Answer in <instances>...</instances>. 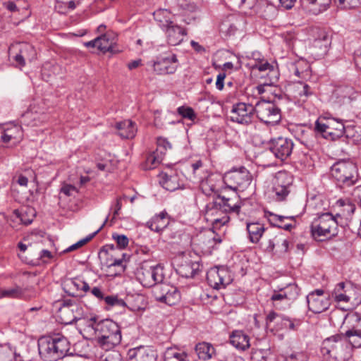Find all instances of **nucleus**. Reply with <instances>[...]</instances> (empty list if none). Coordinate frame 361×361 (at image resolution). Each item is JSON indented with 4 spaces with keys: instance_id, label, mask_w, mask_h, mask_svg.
Segmentation results:
<instances>
[{
    "instance_id": "f8f14e48",
    "label": "nucleus",
    "mask_w": 361,
    "mask_h": 361,
    "mask_svg": "<svg viewBox=\"0 0 361 361\" xmlns=\"http://www.w3.org/2000/svg\"><path fill=\"white\" fill-rule=\"evenodd\" d=\"M294 147L293 141L286 137L272 138L268 143V148L274 157L281 161L288 158Z\"/></svg>"
},
{
    "instance_id": "f03ea898",
    "label": "nucleus",
    "mask_w": 361,
    "mask_h": 361,
    "mask_svg": "<svg viewBox=\"0 0 361 361\" xmlns=\"http://www.w3.org/2000/svg\"><path fill=\"white\" fill-rule=\"evenodd\" d=\"M87 325L94 330L97 343L105 350H111L121 343V327L113 320L106 319L97 322L96 317H91L87 320Z\"/></svg>"
},
{
    "instance_id": "4be33fe9",
    "label": "nucleus",
    "mask_w": 361,
    "mask_h": 361,
    "mask_svg": "<svg viewBox=\"0 0 361 361\" xmlns=\"http://www.w3.org/2000/svg\"><path fill=\"white\" fill-rule=\"evenodd\" d=\"M23 136V130L20 126L9 123L0 128V140L4 143L19 142Z\"/></svg>"
},
{
    "instance_id": "774afa93",
    "label": "nucleus",
    "mask_w": 361,
    "mask_h": 361,
    "mask_svg": "<svg viewBox=\"0 0 361 361\" xmlns=\"http://www.w3.org/2000/svg\"><path fill=\"white\" fill-rule=\"evenodd\" d=\"M267 357V350L264 349H252L251 352V359L254 361H266Z\"/></svg>"
},
{
    "instance_id": "a878e982",
    "label": "nucleus",
    "mask_w": 361,
    "mask_h": 361,
    "mask_svg": "<svg viewBox=\"0 0 361 361\" xmlns=\"http://www.w3.org/2000/svg\"><path fill=\"white\" fill-rule=\"evenodd\" d=\"M116 128L118 130L119 136L124 139L133 138L137 132L136 124L130 120L118 122Z\"/></svg>"
},
{
    "instance_id": "c756f323",
    "label": "nucleus",
    "mask_w": 361,
    "mask_h": 361,
    "mask_svg": "<svg viewBox=\"0 0 361 361\" xmlns=\"http://www.w3.org/2000/svg\"><path fill=\"white\" fill-rule=\"evenodd\" d=\"M335 336L338 341L343 343V346H345V344H349L352 348L361 347V334L360 333L345 331V332Z\"/></svg>"
},
{
    "instance_id": "b1692460",
    "label": "nucleus",
    "mask_w": 361,
    "mask_h": 361,
    "mask_svg": "<svg viewBox=\"0 0 361 361\" xmlns=\"http://www.w3.org/2000/svg\"><path fill=\"white\" fill-rule=\"evenodd\" d=\"M153 16L158 26L162 30L174 23L175 15L168 9H158L153 13Z\"/></svg>"
},
{
    "instance_id": "20e7f679",
    "label": "nucleus",
    "mask_w": 361,
    "mask_h": 361,
    "mask_svg": "<svg viewBox=\"0 0 361 361\" xmlns=\"http://www.w3.org/2000/svg\"><path fill=\"white\" fill-rule=\"evenodd\" d=\"M331 176L341 188L353 186L358 180L357 166L350 160H339L331 166Z\"/></svg>"
},
{
    "instance_id": "ddd939ff",
    "label": "nucleus",
    "mask_w": 361,
    "mask_h": 361,
    "mask_svg": "<svg viewBox=\"0 0 361 361\" xmlns=\"http://www.w3.org/2000/svg\"><path fill=\"white\" fill-rule=\"evenodd\" d=\"M221 241L220 238H217L216 233L210 228L200 231L192 239L193 245L204 253H210Z\"/></svg>"
},
{
    "instance_id": "4468645a",
    "label": "nucleus",
    "mask_w": 361,
    "mask_h": 361,
    "mask_svg": "<svg viewBox=\"0 0 361 361\" xmlns=\"http://www.w3.org/2000/svg\"><path fill=\"white\" fill-rule=\"evenodd\" d=\"M308 309L314 314H320L326 311L331 305L329 295H324L322 289H316L307 295Z\"/></svg>"
},
{
    "instance_id": "9b49d317",
    "label": "nucleus",
    "mask_w": 361,
    "mask_h": 361,
    "mask_svg": "<svg viewBox=\"0 0 361 361\" xmlns=\"http://www.w3.org/2000/svg\"><path fill=\"white\" fill-rule=\"evenodd\" d=\"M333 96L336 102L343 106L357 108L361 106V93L350 85H341L337 87Z\"/></svg>"
},
{
    "instance_id": "37998d69",
    "label": "nucleus",
    "mask_w": 361,
    "mask_h": 361,
    "mask_svg": "<svg viewBox=\"0 0 361 361\" xmlns=\"http://www.w3.org/2000/svg\"><path fill=\"white\" fill-rule=\"evenodd\" d=\"M238 30L237 22H234L232 19L227 18L220 25V31L226 37L234 36Z\"/></svg>"
},
{
    "instance_id": "72a5a7b5",
    "label": "nucleus",
    "mask_w": 361,
    "mask_h": 361,
    "mask_svg": "<svg viewBox=\"0 0 361 361\" xmlns=\"http://www.w3.org/2000/svg\"><path fill=\"white\" fill-rule=\"evenodd\" d=\"M99 259L102 264L106 267H121L122 270L124 269L123 259L114 258L113 255L111 253H109V250H106V247H102L101 248Z\"/></svg>"
},
{
    "instance_id": "de8ad7c7",
    "label": "nucleus",
    "mask_w": 361,
    "mask_h": 361,
    "mask_svg": "<svg viewBox=\"0 0 361 361\" xmlns=\"http://www.w3.org/2000/svg\"><path fill=\"white\" fill-rule=\"evenodd\" d=\"M281 290L284 293L287 305H289L298 298L300 291L298 286L294 283H290Z\"/></svg>"
},
{
    "instance_id": "39448f33",
    "label": "nucleus",
    "mask_w": 361,
    "mask_h": 361,
    "mask_svg": "<svg viewBox=\"0 0 361 361\" xmlns=\"http://www.w3.org/2000/svg\"><path fill=\"white\" fill-rule=\"evenodd\" d=\"M341 215L337 214L334 216L330 212L322 213L314 219L310 226L312 236L315 238L319 237L330 238L337 235L338 221L337 217Z\"/></svg>"
},
{
    "instance_id": "6ab92c4d",
    "label": "nucleus",
    "mask_w": 361,
    "mask_h": 361,
    "mask_svg": "<svg viewBox=\"0 0 361 361\" xmlns=\"http://www.w3.org/2000/svg\"><path fill=\"white\" fill-rule=\"evenodd\" d=\"M224 185V176L221 177L219 175H211L202 182L201 188L206 195L210 196L214 194L217 197L222 192Z\"/></svg>"
},
{
    "instance_id": "2eb2a0df",
    "label": "nucleus",
    "mask_w": 361,
    "mask_h": 361,
    "mask_svg": "<svg viewBox=\"0 0 361 361\" xmlns=\"http://www.w3.org/2000/svg\"><path fill=\"white\" fill-rule=\"evenodd\" d=\"M151 66L157 75L173 74L178 67L177 56L175 54H170L157 57L155 61L151 62Z\"/></svg>"
},
{
    "instance_id": "338daca9",
    "label": "nucleus",
    "mask_w": 361,
    "mask_h": 361,
    "mask_svg": "<svg viewBox=\"0 0 361 361\" xmlns=\"http://www.w3.org/2000/svg\"><path fill=\"white\" fill-rule=\"evenodd\" d=\"M68 302L70 311L72 312V315L75 317V322L80 319L83 314L82 308L78 304L71 302V300Z\"/></svg>"
},
{
    "instance_id": "c85d7f7f",
    "label": "nucleus",
    "mask_w": 361,
    "mask_h": 361,
    "mask_svg": "<svg viewBox=\"0 0 361 361\" xmlns=\"http://www.w3.org/2000/svg\"><path fill=\"white\" fill-rule=\"evenodd\" d=\"M314 94L312 87L304 82H297L294 84V97L298 102H305L309 97Z\"/></svg>"
},
{
    "instance_id": "13d9d810",
    "label": "nucleus",
    "mask_w": 361,
    "mask_h": 361,
    "mask_svg": "<svg viewBox=\"0 0 361 361\" xmlns=\"http://www.w3.org/2000/svg\"><path fill=\"white\" fill-rule=\"evenodd\" d=\"M253 69H257L259 71L263 72V71H268L267 75H276L277 71L274 69V67L273 65L269 63L267 61L265 62H259L253 66Z\"/></svg>"
},
{
    "instance_id": "f257e3e1",
    "label": "nucleus",
    "mask_w": 361,
    "mask_h": 361,
    "mask_svg": "<svg viewBox=\"0 0 361 361\" xmlns=\"http://www.w3.org/2000/svg\"><path fill=\"white\" fill-rule=\"evenodd\" d=\"M241 202L238 196L235 194L232 197L219 195L212 202L206 206V215L210 217L214 227L224 226L230 221V214H239Z\"/></svg>"
},
{
    "instance_id": "0e129e2a",
    "label": "nucleus",
    "mask_w": 361,
    "mask_h": 361,
    "mask_svg": "<svg viewBox=\"0 0 361 361\" xmlns=\"http://www.w3.org/2000/svg\"><path fill=\"white\" fill-rule=\"evenodd\" d=\"M280 329L295 330V325L294 321L281 316L279 324H278V326L276 327V331Z\"/></svg>"
},
{
    "instance_id": "79ce46f5",
    "label": "nucleus",
    "mask_w": 361,
    "mask_h": 361,
    "mask_svg": "<svg viewBox=\"0 0 361 361\" xmlns=\"http://www.w3.org/2000/svg\"><path fill=\"white\" fill-rule=\"evenodd\" d=\"M331 296L338 302H348L350 300V295L348 293V290L345 289L344 282H340L335 286L332 291Z\"/></svg>"
},
{
    "instance_id": "603ef678",
    "label": "nucleus",
    "mask_w": 361,
    "mask_h": 361,
    "mask_svg": "<svg viewBox=\"0 0 361 361\" xmlns=\"http://www.w3.org/2000/svg\"><path fill=\"white\" fill-rule=\"evenodd\" d=\"M16 351L9 345L0 346V361H14Z\"/></svg>"
},
{
    "instance_id": "f704fd0d",
    "label": "nucleus",
    "mask_w": 361,
    "mask_h": 361,
    "mask_svg": "<svg viewBox=\"0 0 361 361\" xmlns=\"http://www.w3.org/2000/svg\"><path fill=\"white\" fill-rule=\"evenodd\" d=\"M200 264L192 260L185 261L178 267V273L184 278H192L199 271Z\"/></svg>"
},
{
    "instance_id": "5701e85b",
    "label": "nucleus",
    "mask_w": 361,
    "mask_h": 361,
    "mask_svg": "<svg viewBox=\"0 0 361 361\" xmlns=\"http://www.w3.org/2000/svg\"><path fill=\"white\" fill-rule=\"evenodd\" d=\"M169 216L166 211H162L159 214L153 216L147 222V226L152 231L155 232L162 231L169 223Z\"/></svg>"
},
{
    "instance_id": "6e6552de",
    "label": "nucleus",
    "mask_w": 361,
    "mask_h": 361,
    "mask_svg": "<svg viewBox=\"0 0 361 361\" xmlns=\"http://www.w3.org/2000/svg\"><path fill=\"white\" fill-rule=\"evenodd\" d=\"M252 182V175L244 166L232 169L224 174V184L234 191L244 190Z\"/></svg>"
},
{
    "instance_id": "412c9836",
    "label": "nucleus",
    "mask_w": 361,
    "mask_h": 361,
    "mask_svg": "<svg viewBox=\"0 0 361 361\" xmlns=\"http://www.w3.org/2000/svg\"><path fill=\"white\" fill-rule=\"evenodd\" d=\"M63 290L72 297L79 296V292L90 290L89 284L79 277L68 279L63 283Z\"/></svg>"
},
{
    "instance_id": "69168bd1",
    "label": "nucleus",
    "mask_w": 361,
    "mask_h": 361,
    "mask_svg": "<svg viewBox=\"0 0 361 361\" xmlns=\"http://www.w3.org/2000/svg\"><path fill=\"white\" fill-rule=\"evenodd\" d=\"M112 238L116 241L119 249H125L128 245L129 239L126 235L114 233L112 234Z\"/></svg>"
},
{
    "instance_id": "aec40b11",
    "label": "nucleus",
    "mask_w": 361,
    "mask_h": 361,
    "mask_svg": "<svg viewBox=\"0 0 361 361\" xmlns=\"http://www.w3.org/2000/svg\"><path fill=\"white\" fill-rule=\"evenodd\" d=\"M163 31L165 33L167 43L171 46L180 44L187 35L186 30L175 22L164 28Z\"/></svg>"
},
{
    "instance_id": "864d4df0",
    "label": "nucleus",
    "mask_w": 361,
    "mask_h": 361,
    "mask_svg": "<svg viewBox=\"0 0 361 361\" xmlns=\"http://www.w3.org/2000/svg\"><path fill=\"white\" fill-rule=\"evenodd\" d=\"M23 294V289L18 286L6 290H0V298H20Z\"/></svg>"
},
{
    "instance_id": "7c9ffc66",
    "label": "nucleus",
    "mask_w": 361,
    "mask_h": 361,
    "mask_svg": "<svg viewBox=\"0 0 361 361\" xmlns=\"http://www.w3.org/2000/svg\"><path fill=\"white\" fill-rule=\"evenodd\" d=\"M293 183V176L285 171H278L271 180V185L291 190Z\"/></svg>"
},
{
    "instance_id": "9d476101",
    "label": "nucleus",
    "mask_w": 361,
    "mask_h": 361,
    "mask_svg": "<svg viewBox=\"0 0 361 361\" xmlns=\"http://www.w3.org/2000/svg\"><path fill=\"white\" fill-rule=\"evenodd\" d=\"M255 109L256 104L247 102L233 104L231 110V121L240 125L250 126L254 122Z\"/></svg>"
},
{
    "instance_id": "ea45409f",
    "label": "nucleus",
    "mask_w": 361,
    "mask_h": 361,
    "mask_svg": "<svg viewBox=\"0 0 361 361\" xmlns=\"http://www.w3.org/2000/svg\"><path fill=\"white\" fill-rule=\"evenodd\" d=\"M290 190L287 188H280L271 185V187L268 190L267 194L269 197L276 202L285 201L289 195Z\"/></svg>"
},
{
    "instance_id": "2f4dec72",
    "label": "nucleus",
    "mask_w": 361,
    "mask_h": 361,
    "mask_svg": "<svg viewBox=\"0 0 361 361\" xmlns=\"http://www.w3.org/2000/svg\"><path fill=\"white\" fill-rule=\"evenodd\" d=\"M164 361H190L186 352L176 346L167 348L163 354Z\"/></svg>"
},
{
    "instance_id": "3c124183",
    "label": "nucleus",
    "mask_w": 361,
    "mask_h": 361,
    "mask_svg": "<svg viewBox=\"0 0 361 361\" xmlns=\"http://www.w3.org/2000/svg\"><path fill=\"white\" fill-rule=\"evenodd\" d=\"M309 357L305 351L287 352L284 355L285 361H308Z\"/></svg>"
},
{
    "instance_id": "a19ab883",
    "label": "nucleus",
    "mask_w": 361,
    "mask_h": 361,
    "mask_svg": "<svg viewBox=\"0 0 361 361\" xmlns=\"http://www.w3.org/2000/svg\"><path fill=\"white\" fill-rule=\"evenodd\" d=\"M159 183L162 187L169 191H174L179 187L176 176H169L166 173L159 174Z\"/></svg>"
},
{
    "instance_id": "dca6fc26",
    "label": "nucleus",
    "mask_w": 361,
    "mask_h": 361,
    "mask_svg": "<svg viewBox=\"0 0 361 361\" xmlns=\"http://www.w3.org/2000/svg\"><path fill=\"white\" fill-rule=\"evenodd\" d=\"M209 285L214 289L224 288L232 279L229 271L225 267L212 268L207 273Z\"/></svg>"
},
{
    "instance_id": "4d7b16f0",
    "label": "nucleus",
    "mask_w": 361,
    "mask_h": 361,
    "mask_svg": "<svg viewBox=\"0 0 361 361\" xmlns=\"http://www.w3.org/2000/svg\"><path fill=\"white\" fill-rule=\"evenodd\" d=\"M21 123L25 126H37L39 121L37 120V115L31 111L25 112L22 115Z\"/></svg>"
},
{
    "instance_id": "09e8293b",
    "label": "nucleus",
    "mask_w": 361,
    "mask_h": 361,
    "mask_svg": "<svg viewBox=\"0 0 361 361\" xmlns=\"http://www.w3.org/2000/svg\"><path fill=\"white\" fill-rule=\"evenodd\" d=\"M329 118H318L315 122L314 130L327 139L329 138Z\"/></svg>"
},
{
    "instance_id": "bf43d9fd",
    "label": "nucleus",
    "mask_w": 361,
    "mask_h": 361,
    "mask_svg": "<svg viewBox=\"0 0 361 361\" xmlns=\"http://www.w3.org/2000/svg\"><path fill=\"white\" fill-rule=\"evenodd\" d=\"M281 315L278 314L274 311L270 312L266 317V326L267 328L272 329L278 326Z\"/></svg>"
},
{
    "instance_id": "c03bdc74",
    "label": "nucleus",
    "mask_w": 361,
    "mask_h": 361,
    "mask_svg": "<svg viewBox=\"0 0 361 361\" xmlns=\"http://www.w3.org/2000/svg\"><path fill=\"white\" fill-rule=\"evenodd\" d=\"M59 317L60 322L64 324H71L75 322V317L72 315V312L68 307V301H66L63 307L59 309Z\"/></svg>"
},
{
    "instance_id": "6e6d98bb",
    "label": "nucleus",
    "mask_w": 361,
    "mask_h": 361,
    "mask_svg": "<svg viewBox=\"0 0 361 361\" xmlns=\"http://www.w3.org/2000/svg\"><path fill=\"white\" fill-rule=\"evenodd\" d=\"M305 2L310 5L314 6V9L317 10L318 13L326 11L331 4V0H304Z\"/></svg>"
},
{
    "instance_id": "4c0bfd02",
    "label": "nucleus",
    "mask_w": 361,
    "mask_h": 361,
    "mask_svg": "<svg viewBox=\"0 0 361 361\" xmlns=\"http://www.w3.org/2000/svg\"><path fill=\"white\" fill-rule=\"evenodd\" d=\"M13 214L23 224L26 226L30 224L35 216V212L31 207L15 209Z\"/></svg>"
},
{
    "instance_id": "a211bd4d",
    "label": "nucleus",
    "mask_w": 361,
    "mask_h": 361,
    "mask_svg": "<svg viewBox=\"0 0 361 361\" xmlns=\"http://www.w3.org/2000/svg\"><path fill=\"white\" fill-rule=\"evenodd\" d=\"M158 290L161 292V294L160 295H157V300L161 302H165L170 306L176 305L180 299V294L178 289L169 284L163 283L162 284L157 286L155 290L156 294Z\"/></svg>"
},
{
    "instance_id": "7ed1b4c3",
    "label": "nucleus",
    "mask_w": 361,
    "mask_h": 361,
    "mask_svg": "<svg viewBox=\"0 0 361 361\" xmlns=\"http://www.w3.org/2000/svg\"><path fill=\"white\" fill-rule=\"evenodd\" d=\"M37 343L39 357L44 361H57L70 350V342L61 334L42 336Z\"/></svg>"
},
{
    "instance_id": "1a4fd4ad",
    "label": "nucleus",
    "mask_w": 361,
    "mask_h": 361,
    "mask_svg": "<svg viewBox=\"0 0 361 361\" xmlns=\"http://www.w3.org/2000/svg\"><path fill=\"white\" fill-rule=\"evenodd\" d=\"M136 276L140 283L147 288L162 284L165 278L162 267L158 265L141 266L137 270Z\"/></svg>"
},
{
    "instance_id": "e433bc0d",
    "label": "nucleus",
    "mask_w": 361,
    "mask_h": 361,
    "mask_svg": "<svg viewBox=\"0 0 361 361\" xmlns=\"http://www.w3.org/2000/svg\"><path fill=\"white\" fill-rule=\"evenodd\" d=\"M267 216L270 224L274 226L283 228L286 231H290L293 228L291 224H282V221L286 219L293 220L294 219L293 216H281L271 212H268Z\"/></svg>"
},
{
    "instance_id": "393cba45",
    "label": "nucleus",
    "mask_w": 361,
    "mask_h": 361,
    "mask_svg": "<svg viewBox=\"0 0 361 361\" xmlns=\"http://www.w3.org/2000/svg\"><path fill=\"white\" fill-rule=\"evenodd\" d=\"M230 342L236 349L243 351L249 348L250 345L249 336L240 330H235L232 332L230 336Z\"/></svg>"
},
{
    "instance_id": "8fccbe9b",
    "label": "nucleus",
    "mask_w": 361,
    "mask_h": 361,
    "mask_svg": "<svg viewBox=\"0 0 361 361\" xmlns=\"http://www.w3.org/2000/svg\"><path fill=\"white\" fill-rule=\"evenodd\" d=\"M19 51L23 55V57L25 59V61L31 62L36 58V51L30 44H21Z\"/></svg>"
},
{
    "instance_id": "cd10ccee",
    "label": "nucleus",
    "mask_w": 361,
    "mask_h": 361,
    "mask_svg": "<svg viewBox=\"0 0 361 361\" xmlns=\"http://www.w3.org/2000/svg\"><path fill=\"white\" fill-rule=\"evenodd\" d=\"M343 327L345 331L361 334V315L357 312L348 313L344 318Z\"/></svg>"
},
{
    "instance_id": "e2e57ef3",
    "label": "nucleus",
    "mask_w": 361,
    "mask_h": 361,
    "mask_svg": "<svg viewBox=\"0 0 361 361\" xmlns=\"http://www.w3.org/2000/svg\"><path fill=\"white\" fill-rule=\"evenodd\" d=\"M157 148L155 151H158L159 153H160L163 156L165 155L168 149L171 148V145L170 142L168 141V140L162 137H159L157 138Z\"/></svg>"
},
{
    "instance_id": "680f3d73",
    "label": "nucleus",
    "mask_w": 361,
    "mask_h": 361,
    "mask_svg": "<svg viewBox=\"0 0 361 361\" xmlns=\"http://www.w3.org/2000/svg\"><path fill=\"white\" fill-rule=\"evenodd\" d=\"M164 156L158 151L153 152L147 157V163L149 164L150 168H155L163 160Z\"/></svg>"
},
{
    "instance_id": "a18cd8bd",
    "label": "nucleus",
    "mask_w": 361,
    "mask_h": 361,
    "mask_svg": "<svg viewBox=\"0 0 361 361\" xmlns=\"http://www.w3.org/2000/svg\"><path fill=\"white\" fill-rule=\"evenodd\" d=\"M108 221V216L106 218L105 221H104V223L102 224V225L100 226V228H99L96 231H94V233H92V234H90L88 236H87L86 238L78 241L76 243H74L73 245L69 246L68 248H66L63 252H72L75 250H77L81 247H82L84 245H85L87 242H89L90 240H91L102 228L104 226V225L106 224V223Z\"/></svg>"
},
{
    "instance_id": "5fc2aeb1",
    "label": "nucleus",
    "mask_w": 361,
    "mask_h": 361,
    "mask_svg": "<svg viewBox=\"0 0 361 361\" xmlns=\"http://www.w3.org/2000/svg\"><path fill=\"white\" fill-rule=\"evenodd\" d=\"M104 301L109 307H126L125 300L119 298L117 295H111L105 296Z\"/></svg>"
},
{
    "instance_id": "423d86ee",
    "label": "nucleus",
    "mask_w": 361,
    "mask_h": 361,
    "mask_svg": "<svg viewBox=\"0 0 361 361\" xmlns=\"http://www.w3.org/2000/svg\"><path fill=\"white\" fill-rule=\"evenodd\" d=\"M320 353L323 361H347L350 356V349L335 335L323 341Z\"/></svg>"
},
{
    "instance_id": "f3484780",
    "label": "nucleus",
    "mask_w": 361,
    "mask_h": 361,
    "mask_svg": "<svg viewBox=\"0 0 361 361\" xmlns=\"http://www.w3.org/2000/svg\"><path fill=\"white\" fill-rule=\"evenodd\" d=\"M127 357L128 361H157L158 355L154 348L140 345L129 349Z\"/></svg>"
},
{
    "instance_id": "bb28decb",
    "label": "nucleus",
    "mask_w": 361,
    "mask_h": 361,
    "mask_svg": "<svg viewBox=\"0 0 361 361\" xmlns=\"http://www.w3.org/2000/svg\"><path fill=\"white\" fill-rule=\"evenodd\" d=\"M246 229L249 240L252 243H257L265 232L266 228L263 224L256 221L247 223Z\"/></svg>"
},
{
    "instance_id": "58836bf2",
    "label": "nucleus",
    "mask_w": 361,
    "mask_h": 361,
    "mask_svg": "<svg viewBox=\"0 0 361 361\" xmlns=\"http://www.w3.org/2000/svg\"><path fill=\"white\" fill-rule=\"evenodd\" d=\"M329 138L335 140L341 137L345 133V126L342 121L331 118H329Z\"/></svg>"
},
{
    "instance_id": "473e14b6",
    "label": "nucleus",
    "mask_w": 361,
    "mask_h": 361,
    "mask_svg": "<svg viewBox=\"0 0 361 361\" xmlns=\"http://www.w3.org/2000/svg\"><path fill=\"white\" fill-rule=\"evenodd\" d=\"M125 303L126 307L133 312L144 310L146 306L144 295L137 293L128 295L126 298Z\"/></svg>"
},
{
    "instance_id": "c9c22d12",
    "label": "nucleus",
    "mask_w": 361,
    "mask_h": 361,
    "mask_svg": "<svg viewBox=\"0 0 361 361\" xmlns=\"http://www.w3.org/2000/svg\"><path fill=\"white\" fill-rule=\"evenodd\" d=\"M195 350L200 360H207L215 354V348L207 342H201L195 345Z\"/></svg>"
},
{
    "instance_id": "49530a36",
    "label": "nucleus",
    "mask_w": 361,
    "mask_h": 361,
    "mask_svg": "<svg viewBox=\"0 0 361 361\" xmlns=\"http://www.w3.org/2000/svg\"><path fill=\"white\" fill-rule=\"evenodd\" d=\"M98 49L104 53L112 51L114 39H111L109 34L101 35L97 37Z\"/></svg>"
},
{
    "instance_id": "0eeeda50",
    "label": "nucleus",
    "mask_w": 361,
    "mask_h": 361,
    "mask_svg": "<svg viewBox=\"0 0 361 361\" xmlns=\"http://www.w3.org/2000/svg\"><path fill=\"white\" fill-rule=\"evenodd\" d=\"M256 116L267 126H275L281 120V110L275 102L261 100L256 103Z\"/></svg>"
},
{
    "instance_id": "052dcab7",
    "label": "nucleus",
    "mask_w": 361,
    "mask_h": 361,
    "mask_svg": "<svg viewBox=\"0 0 361 361\" xmlns=\"http://www.w3.org/2000/svg\"><path fill=\"white\" fill-rule=\"evenodd\" d=\"M177 112L183 118L194 121L196 118V114L192 108L181 106L177 109Z\"/></svg>"
}]
</instances>
